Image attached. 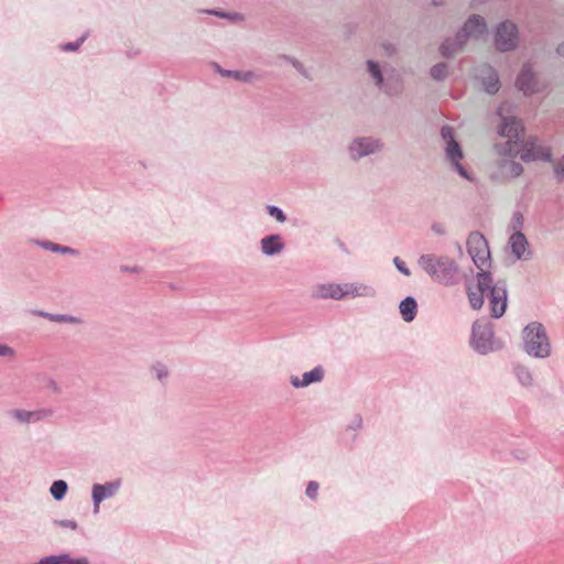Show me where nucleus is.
<instances>
[{
  "label": "nucleus",
  "instance_id": "nucleus-16",
  "mask_svg": "<svg viewBox=\"0 0 564 564\" xmlns=\"http://www.w3.org/2000/svg\"><path fill=\"white\" fill-rule=\"evenodd\" d=\"M510 247L514 256L520 259L525 256L528 241L523 234L516 232L510 237Z\"/></svg>",
  "mask_w": 564,
  "mask_h": 564
},
{
  "label": "nucleus",
  "instance_id": "nucleus-30",
  "mask_svg": "<svg viewBox=\"0 0 564 564\" xmlns=\"http://www.w3.org/2000/svg\"><path fill=\"white\" fill-rule=\"evenodd\" d=\"M234 76L238 79H241V80H245V82H248L250 80L253 76L251 73H246V74H241V73H235Z\"/></svg>",
  "mask_w": 564,
  "mask_h": 564
},
{
  "label": "nucleus",
  "instance_id": "nucleus-17",
  "mask_svg": "<svg viewBox=\"0 0 564 564\" xmlns=\"http://www.w3.org/2000/svg\"><path fill=\"white\" fill-rule=\"evenodd\" d=\"M400 313L405 322H411L415 317L416 302L413 297H406L400 303Z\"/></svg>",
  "mask_w": 564,
  "mask_h": 564
},
{
  "label": "nucleus",
  "instance_id": "nucleus-35",
  "mask_svg": "<svg viewBox=\"0 0 564 564\" xmlns=\"http://www.w3.org/2000/svg\"><path fill=\"white\" fill-rule=\"evenodd\" d=\"M158 377H159V379H161L163 377V373L161 371H159Z\"/></svg>",
  "mask_w": 564,
  "mask_h": 564
},
{
  "label": "nucleus",
  "instance_id": "nucleus-18",
  "mask_svg": "<svg viewBox=\"0 0 564 564\" xmlns=\"http://www.w3.org/2000/svg\"><path fill=\"white\" fill-rule=\"evenodd\" d=\"M43 564H88L86 558H72L68 555H52L43 558Z\"/></svg>",
  "mask_w": 564,
  "mask_h": 564
},
{
  "label": "nucleus",
  "instance_id": "nucleus-31",
  "mask_svg": "<svg viewBox=\"0 0 564 564\" xmlns=\"http://www.w3.org/2000/svg\"><path fill=\"white\" fill-rule=\"evenodd\" d=\"M478 335H479V325L475 324L473 327V338L476 343H478L477 341ZM477 347H479V344H477Z\"/></svg>",
  "mask_w": 564,
  "mask_h": 564
},
{
  "label": "nucleus",
  "instance_id": "nucleus-2",
  "mask_svg": "<svg viewBox=\"0 0 564 564\" xmlns=\"http://www.w3.org/2000/svg\"><path fill=\"white\" fill-rule=\"evenodd\" d=\"M373 294V290L362 283H322L317 284L312 291V295L315 299H333L337 301L348 297L372 296Z\"/></svg>",
  "mask_w": 564,
  "mask_h": 564
},
{
  "label": "nucleus",
  "instance_id": "nucleus-27",
  "mask_svg": "<svg viewBox=\"0 0 564 564\" xmlns=\"http://www.w3.org/2000/svg\"><path fill=\"white\" fill-rule=\"evenodd\" d=\"M0 356L13 358L14 357V350L7 345H0Z\"/></svg>",
  "mask_w": 564,
  "mask_h": 564
},
{
  "label": "nucleus",
  "instance_id": "nucleus-1",
  "mask_svg": "<svg viewBox=\"0 0 564 564\" xmlns=\"http://www.w3.org/2000/svg\"><path fill=\"white\" fill-rule=\"evenodd\" d=\"M499 133L507 140L496 145L499 160L491 172V178L496 182L510 181L522 174V165L514 161L517 156L523 162L551 159L550 150L538 144L534 139L522 140L523 127L516 118H503Z\"/></svg>",
  "mask_w": 564,
  "mask_h": 564
},
{
  "label": "nucleus",
  "instance_id": "nucleus-24",
  "mask_svg": "<svg viewBox=\"0 0 564 564\" xmlns=\"http://www.w3.org/2000/svg\"><path fill=\"white\" fill-rule=\"evenodd\" d=\"M268 210H269V214L271 216L275 217V219L278 221H280V223L285 221V216H284L283 212L280 208L274 207V206H269Z\"/></svg>",
  "mask_w": 564,
  "mask_h": 564
},
{
  "label": "nucleus",
  "instance_id": "nucleus-32",
  "mask_svg": "<svg viewBox=\"0 0 564 564\" xmlns=\"http://www.w3.org/2000/svg\"><path fill=\"white\" fill-rule=\"evenodd\" d=\"M79 46V43H68L64 46V50H67V51H76Z\"/></svg>",
  "mask_w": 564,
  "mask_h": 564
},
{
  "label": "nucleus",
  "instance_id": "nucleus-28",
  "mask_svg": "<svg viewBox=\"0 0 564 564\" xmlns=\"http://www.w3.org/2000/svg\"><path fill=\"white\" fill-rule=\"evenodd\" d=\"M518 376H519V379L524 383V384H529L531 383V376L528 371H525L524 369H520L518 371Z\"/></svg>",
  "mask_w": 564,
  "mask_h": 564
},
{
  "label": "nucleus",
  "instance_id": "nucleus-9",
  "mask_svg": "<svg viewBox=\"0 0 564 564\" xmlns=\"http://www.w3.org/2000/svg\"><path fill=\"white\" fill-rule=\"evenodd\" d=\"M518 43L517 26L511 22H503L496 32V45L500 51H509Z\"/></svg>",
  "mask_w": 564,
  "mask_h": 564
},
{
  "label": "nucleus",
  "instance_id": "nucleus-21",
  "mask_svg": "<svg viewBox=\"0 0 564 564\" xmlns=\"http://www.w3.org/2000/svg\"><path fill=\"white\" fill-rule=\"evenodd\" d=\"M14 417H17L19 421L28 422L32 419H39L40 415L36 412H28V411H21L17 410L13 412Z\"/></svg>",
  "mask_w": 564,
  "mask_h": 564
},
{
  "label": "nucleus",
  "instance_id": "nucleus-23",
  "mask_svg": "<svg viewBox=\"0 0 564 564\" xmlns=\"http://www.w3.org/2000/svg\"><path fill=\"white\" fill-rule=\"evenodd\" d=\"M369 72L373 76V78L377 80V84L380 85L382 82V77L380 74V69L378 65L371 61L368 62Z\"/></svg>",
  "mask_w": 564,
  "mask_h": 564
},
{
  "label": "nucleus",
  "instance_id": "nucleus-15",
  "mask_svg": "<svg viewBox=\"0 0 564 564\" xmlns=\"http://www.w3.org/2000/svg\"><path fill=\"white\" fill-rule=\"evenodd\" d=\"M284 245L281 241V237L279 235H271L264 237L261 240V250L263 253L268 256H272L282 251Z\"/></svg>",
  "mask_w": 564,
  "mask_h": 564
},
{
  "label": "nucleus",
  "instance_id": "nucleus-3",
  "mask_svg": "<svg viewBox=\"0 0 564 564\" xmlns=\"http://www.w3.org/2000/svg\"><path fill=\"white\" fill-rule=\"evenodd\" d=\"M420 265L432 279L442 284L451 285L455 282L458 268L455 261L447 257L422 256Z\"/></svg>",
  "mask_w": 564,
  "mask_h": 564
},
{
  "label": "nucleus",
  "instance_id": "nucleus-4",
  "mask_svg": "<svg viewBox=\"0 0 564 564\" xmlns=\"http://www.w3.org/2000/svg\"><path fill=\"white\" fill-rule=\"evenodd\" d=\"M487 26L485 20L479 15L471 17L466 23L463 31L457 35V42L452 46L446 41L441 46L444 56H451L459 51L468 39H478L486 33Z\"/></svg>",
  "mask_w": 564,
  "mask_h": 564
},
{
  "label": "nucleus",
  "instance_id": "nucleus-29",
  "mask_svg": "<svg viewBox=\"0 0 564 564\" xmlns=\"http://www.w3.org/2000/svg\"><path fill=\"white\" fill-rule=\"evenodd\" d=\"M45 247L52 249L53 251L74 253V250H72V249H69L67 247H58V246H55L53 243H46Z\"/></svg>",
  "mask_w": 564,
  "mask_h": 564
},
{
  "label": "nucleus",
  "instance_id": "nucleus-10",
  "mask_svg": "<svg viewBox=\"0 0 564 564\" xmlns=\"http://www.w3.org/2000/svg\"><path fill=\"white\" fill-rule=\"evenodd\" d=\"M489 304L491 310V316L495 318L501 317L507 308V290L503 286L495 285L490 288Z\"/></svg>",
  "mask_w": 564,
  "mask_h": 564
},
{
  "label": "nucleus",
  "instance_id": "nucleus-19",
  "mask_svg": "<svg viewBox=\"0 0 564 564\" xmlns=\"http://www.w3.org/2000/svg\"><path fill=\"white\" fill-rule=\"evenodd\" d=\"M112 495L111 486L95 485L93 488V499L95 502V510L99 509V503L108 496Z\"/></svg>",
  "mask_w": 564,
  "mask_h": 564
},
{
  "label": "nucleus",
  "instance_id": "nucleus-22",
  "mask_svg": "<svg viewBox=\"0 0 564 564\" xmlns=\"http://www.w3.org/2000/svg\"><path fill=\"white\" fill-rule=\"evenodd\" d=\"M447 73V66L446 64H437L435 66H433V68L431 69V75L435 78V79H442L445 77Z\"/></svg>",
  "mask_w": 564,
  "mask_h": 564
},
{
  "label": "nucleus",
  "instance_id": "nucleus-6",
  "mask_svg": "<svg viewBox=\"0 0 564 564\" xmlns=\"http://www.w3.org/2000/svg\"><path fill=\"white\" fill-rule=\"evenodd\" d=\"M467 249L480 272L486 271L490 262V251L485 237L479 232L470 234L467 239Z\"/></svg>",
  "mask_w": 564,
  "mask_h": 564
},
{
  "label": "nucleus",
  "instance_id": "nucleus-26",
  "mask_svg": "<svg viewBox=\"0 0 564 564\" xmlns=\"http://www.w3.org/2000/svg\"><path fill=\"white\" fill-rule=\"evenodd\" d=\"M393 262L400 272H402L404 275H410L409 269L405 267L404 262L399 257H395Z\"/></svg>",
  "mask_w": 564,
  "mask_h": 564
},
{
  "label": "nucleus",
  "instance_id": "nucleus-7",
  "mask_svg": "<svg viewBox=\"0 0 564 564\" xmlns=\"http://www.w3.org/2000/svg\"><path fill=\"white\" fill-rule=\"evenodd\" d=\"M492 279L486 271L479 272L476 276V283L467 286V294L470 306L474 310L481 308L484 304V295L491 288Z\"/></svg>",
  "mask_w": 564,
  "mask_h": 564
},
{
  "label": "nucleus",
  "instance_id": "nucleus-12",
  "mask_svg": "<svg viewBox=\"0 0 564 564\" xmlns=\"http://www.w3.org/2000/svg\"><path fill=\"white\" fill-rule=\"evenodd\" d=\"M378 148L379 144L377 141L369 139H359L351 144L350 152L354 158H360L375 152Z\"/></svg>",
  "mask_w": 564,
  "mask_h": 564
},
{
  "label": "nucleus",
  "instance_id": "nucleus-34",
  "mask_svg": "<svg viewBox=\"0 0 564 564\" xmlns=\"http://www.w3.org/2000/svg\"><path fill=\"white\" fill-rule=\"evenodd\" d=\"M52 319L53 321H58V322H61V321H68L65 316H54V317H52Z\"/></svg>",
  "mask_w": 564,
  "mask_h": 564
},
{
  "label": "nucleus",
  "instance_id": "nucleus-20",
  "mask_svg": "<svg viewBox=\"0 0 564 564\" xmlns=\"http://www.w3.org/2000/svg\"><path fill=\"white\" fill-rule=\"evenodd\" d=\"M50 491L56 500H61L67 491V484L64 480H56L52 484Z\"/></svg>",
  "mask_w": 564,
  "mask_h": 564
},
{
  "label": "nucleus",
  "instance_id": "nucleus-8",
  "mask_svg": "<svg viewBox=\"0 0 564 564\" xmlns=\"http://www.w3.org/2000/svg\"><path fill=\"white\" fill-rule=\"evenodd\" d=\"M442 138L446 141V155L455 165L457 172L465 178H469L467 171L460 164L463 152L459 144L455 141L454 131L451 127H444L441 131Z\"/></svg>",
  "mask_w": 564,
  "mask_h": 564
},
{
  "label": "nucleus",
  "instance_id": "nucleus-33",
  "mask_svg": "<svg viewBox=\"0 0 564 564\" xmlns=\"http://www.w3.org/2000/svg\"><path fill=\"white\" fill-rule=\"evenodd\" d=\"M557 53L562 56H564V43H562L558 47H557Z\"/></svg>",
  "mask_w": 564,
  "mask_h": 564
},
{
  "label": "nucleus",
  "instance_id": "nucleus-5",
  "mask_svg": "<svg viewBox=\"0 0 564 564\" xmlns=\"http://www.w3.org/2000/svg\"><path fill=\"white\" fill-rule=\"evenodd\" d=\"M524 349L535 357H546L550 354V344L544 328L539 323L528 325L523 330Z\"/></svg>",
  "mask_w": 564,
  "mask_h": 564
},
{
  "label": "nucleus",
  "instance_id": "nucleus-14",
  "mask_svg": "<svg viewBox=\"0 0 564 564\" xmlns=\"http://www.w3.org/2000/svg\"><path fill=\"white\" fill-rule=\"evenodd\" d=\"M484 88L489 94H495L499 90V79L496 72L491 67H484L480 75Z\"/></svg>",
  "mask_w": 564,
  "mask_h": 564
},
{
  "label": "nucleus",
  "instance_id": "nucleus-25",
  "mask_svg": "<svg viewBox=\"0 0 564 564\" xmlns=\"http://www.w3.org/2000/svg\"><path fill=\"white\" fill-rule=\"evenodd\" d=\"M318 491V484L315 481H310L306 488V495L310 498H315Z\"/></svg>",
  "mask_w": 564,
  "mask_h": 564
},
{
  "label": "nucleus",
  "instance_id": "nucleus-13",
  "mask_svg": "<svg viewBox=\"0 0 564 564\" xmlns=\"http://www.w3.org/2000/svg\"><path fill=\"white\" fill-rule=\"evenodd\" d=\"M324 371L321 367H316L313 370L305 372L302 380L299 377H292L291 383L294 388L307 387L311 383L319 382L323 379Z\"/></svg>",
  "mask_w": 564,
  "mask_h": 564
},
{
  "label": "nucleus",
  "instance_id": "nucleus-11",
  "mask_svg": "<svg viewBox=\"0 0 564 564\" xmlns=\"http://www.w3.org/2000/svg\"><path fill=\"white\" fill-rule=\"evenodd\" d=\"M517 86L524 94H533L538 91L539 83L534 77V74L531 72V67L529 65H524L518 79Z\"/></svg>",
  "mask_w": 564,
  "mask_h": 564
}]
</instances>
